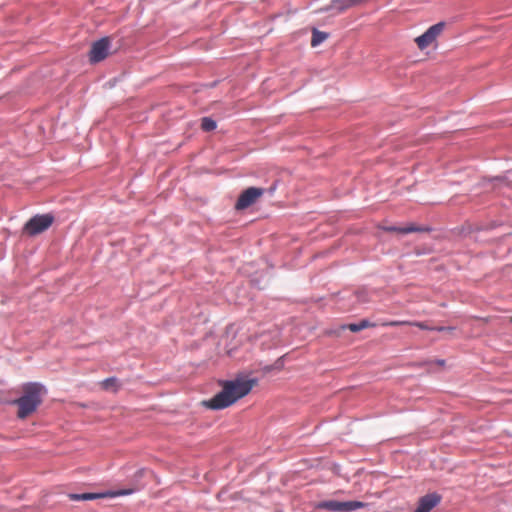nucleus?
<instances>
[{
	"label": "nucleus",
	"instance_id": "1",
	"mask_svg": "<svg viewBox=\"0 0 512 512\" xmlns=\"http://www.w3.org/2000/svg\"><path fill=\"white\" fill-rule=\"evenodd\" d=\"M257 384L256 379L237 377L234 380L221 382L222 390L211 399L204 401L203 405L212 410H221L233 405L243 398Z\"/></svg>",
	"mask_w": 512,
	"mask_h": 512
},
{
	"label": "nucleus",
	"instance_id": "2",
	"mask_svg": "<svg viewBox=\"0 0 512 512\" xmlns=\"http://www.w3.org/2000/svg\"><path fill=\"white\" fill-rule=\"evenodd\" d=\"M23 395L14 401L18 406L17 416L25 419L36 411L42 403V397L46 393V389L40 383H26L22 386Z\"/></svg>",
	"mask_w": 512,
	"mask_h": 512
},
{
	"label": "nucleus",
	"instance_id": "3",
	"mask_svg": "<svg viewBox=\"0 0 512 512\" xmlns=\"http://www.w3.org/2000/svg\"><path fill=\"white\" fill-rule=\"evenodd\" d=\"M367 504L361 501H337L327 500L318 503L317 508L327 510L329 512H350L366 507Z\"/></svg>",
	"mask_w": 512,
	"mask_h": 512
},
{
	"label": "nucleus",
	"instance_id": "4",
	"mask_svg": "<svg viewBox=\"0 0 512 512\" xmlns=\"http://www.w3.org/2000/svg\"><path fill=\"white\" fill-rule=\"evenodd\" d=\"M51 214H42L32 217L24 226V232L29 236H35L46 231L53 223Z\"/></svg>",
	"mask_w": 512,
	"mask_h": 512
},
{
	"label": "nucleus",
	"instance_id": "5",
	"mask_svg": "<svg viewBox=\"0 0 512 512\" xmlns=\"http://www.w3.org/2000/svg\"><path fill=\"white\" fill-rule=\"evenodd\" d=\"M444 29V23L439 22L432 25L422 35L415 39V42L420 50H424L429 47L442 33Z\"/></svg>",
	"mask_w": 512,
	"mask_h": 512
},
{
	"label": "nucleus",
	"instance_id": "6",
	"mask_svg": "<svg viewBox=\"0 0 512 512\" xmlns=\"http://www.w3.org/2000/svg\"><path fill=\"white\" fill-rule=\"evenodd\" d=\"M264 193V190L261 188L250 187L244 190L239 196L235 208L237 210H244L254 204L258 198H260Z\"/></svg>",
	"mask_w": 512,
	"mask_h": 512
},
{
	"label": "nucleus",
	"instance_id": "7",
	"mask_svg": "<svg viewBox=\"0 0 512 512\" xmlns=\"http://www.w3.org/2000/svg\"><path fill=\"white\" fill-rule=\"evenodd\" d=\"M109 47L110 41L106 37L94 42L89 53L90 62L97 63L104 60L108 55Z\"/></svg>",
	"mask_w": 512,
	"mask_h": 512
},
{
	"label": "nucleus",
	"instance_id": "8",
	"mask_svg": "<svg viewBox=\"0 0 512 512\" xmlns=\"http://www.w3.org/2000/svg\"><path fill=\"white\" fill-rule=\"evenodd\" d=\"M441 497L438 494H428L420 498L415 512H430L439 502Z\"/></svg>",
	"mask_w": 512,
	"mask_h": 512
},
{
	"label": "nucleus",
	"instance_id": "9",
	"mask_svg": "<svg viewBox=\"0 0 512 512\" xmlns=\"http://www.w3.org/2000/svg\"><path fill=\"white\" fill-rule=\"evenodd\" d=\"M104 496H105L104 494H98V493L69 494V498L74 501L95 500L98 498H102Z\"/></svg>",
	"mask_w": 512,
	"mask_h": 512
},
{
	"label": "nucleus",
	"instance_id": "10",
	"mask_svg": "<svg viewBox=\"0 0 512 512\" xmlns=\"http://www.w3.org/2000/svg\"><path fill=\"white\" fill-rule=\"evenodd\" d=\"M374 324L370 323L368 320H362L359 323H352L347 326H342V329H349L351 332H359L363 329L373 327Z\"/></svg>",
	"mask_w": 512,
	"mask_h": 512
},
{
	"label": "nucleus",
	"instance_id": "11",
	"mask_svg": "<svg viewBox=\"0 0 512 512\" xmlns=\"http://www.w3.org/2000/svg\"><path fill=\"white\" fill-rule=\"evenodd\" d=\"M328 38V34L317 29H313L312 38H311V46L316 47L324 42Z\"/></svg>",
	"mask_w": 512,
	"mask_h": 512
},
{
	"label": "nucleus",
	"instance_id": "12",
	"mask_svg": "<svg viewBox=\"0 0 512 512\" xmlns=\"http://www.w3.org/2000/svg\"><path fill=\"white\" fill-rule=\"evenodd\" d=\"M385 230L389 231V232H399V233H402V234H408V233H412V232L423 231V229H421L419 227H416L414 225H410V226L402 227V228L391 226V227L385 228Z\"/></svg>",
	"mask_w": 512,
	"mask_h": 512
},
{
	"label": "nucleus",
	"instance_id": "13",
	"mask_svg": "<svg viewBox=\"0 0 512 512\" xmlns=\"http://www.w3.org/2000/svg\"><path fill=\"white\" fill-rule=\"evenodd\" d=\"M351 7L353 5H350V0H333L330 5V9H335L338 12H344Z\"/></svg>",
	"mask_w": 512,
	"mask_h": 512
},
{
	"label": "nucleus",
	"instance_id": "14",
	"mask_svg": "<svg viewBox=\"0 0 512 512\" xmlns=\"http://www.w3.org/2000/svg\"><path fill=\"white\" fill-rule=\"evenodd\" d=\"M101 387L104 390H109V389L117 390L118 389L117 379L115 377L107 378L101 382Z\"/></svg>",
	"mask_w": 512,
	"mask_h": 512
},
{
	"label": "nucleus",
	"instance_id": "15",
	"mask_svg": "<svg viewBox=\"0 0 512 512\" xmlns=\"http://www.w3.org/2000/svg\"><path fill=\"white\" fill-rule=\"evenodd\" d=\"M201 128L207 132L212 131L216 128V122L209 117H204L201 122Z\"/></svg>",
	"mask_w": 512,
	"mask_h": 512
},
{
	"label": "nucleus",
	"instance_id": "16",
	"mask_svg": "<svg viewBox=\"0 0 512 512\" xmlns=\"http://www.w3.org/2000/svg\"><path fill=\"white\" fill-rule=\"evenodd\" d=\"M383 326H410V321L407 320H395V321H389L382 324Z\"/></svg>",
	"mask_w": 512,
	"mask_h": 512
},
{
	"label": "nucleus",
	"instance_id": "17",
	"mask_svg": "<svg viewBox=\"0 0 512 512\" xmlns=\"http://www.w3.org/2000/svg\"><path fill=\"white\" fill-rule=\"evenodd\" d=\"M410 326H416L422 330H433L434 327L429 326L426 322L410 321Z\"/></svg>",
	"mask_w": 512,
	"mask_h": 512
},
{
	"label": "nucleus",
	"instance_id": "18",
	"mask_svg": "<svg viewBox=\"0 0 512 512\" xmlns=\"http://www.w3.org/2000/svg\"><path fill=\"white\" fill-rule=\"evenodd\" d=\"M132 493V490H122L115 493H112L111 496H120V495H127Z\"/></svg>",
	"mask_w": 512,
	"mask_h": 512
},
{
	"label": "nucleus",
	"instance_id": "19",
	"mask_svg": "<svg viewBox=\"0 0 512 512\" xmlns=\"http://www.w3.org/2000/svg\"><path fill=\"white\" fill-rule=\"evenodd\" d=\"M368 0H350V5H353L354 6H359L365 2H367Z\"/></svg>",
	"mask_w": 512,
	"mask_h": 512
},
{
	"label": "nucleus",
	"instance_id": "20",
	"mask_svg": "<svg viewBox=\"0 0 512 512\" xmlns=\"http://www.w3.org/2000/svg\"><path fill=\"white\" fill-rule=\"evenodd\" d=\"M368 0H350V5H353L354 6H359L365 2H367Z\"/></svg>",
	"mask_w": 512,
	"mask_h": 512
},
{
	"label": "nucleus",
	"instance_id": "21",
	"mask_svg": "<svg viewBox=\"0 0 512 512\" xmlns=\"http://www.w3.org/2000/svg\"><path fill=\"white\" fill-rule=\"evenodd\" d=\"M433 330H436V331H452L453 328L452 327H434Z\"/></svg>",
	"mask_w": 512,
	"mask_h": 512
},
{
	"label": "nucleus",
	"instance_id": "22",
	"mask_svg": "<svg viewBox=\"0 0 512 512\" xmlns=\"http://www.w3.org/2000/svg\"><path fill=\"white\" fill-rule=\"evenodd\" d=\"M437 364L440 365V366H444L445 365V361L444 360H438Z\"/></svg>",
	"mask_w": 512,
	"mask_h": 512
},
{
	"label": "nucleus",
	"instance_id": "23",
	"mask_svg": "<svg viewBox=\"0 0 512 512\" xmlns=\"http://www.w3.org/2000/svg\"><path fill=\"white\" fill-rule=\"evenodd\" d=\"M510 322H512V316L510 317Z\"/></svg>",
	"mask_w": 512,
	"mask_h": 512
}]
</instances>
